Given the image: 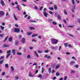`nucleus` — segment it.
<instances>
[{
    "label": "nucleus",
    "mask_w": 80,
    "mask_h": 80,
    "mask_svg": "<svg viewBox=\"0 0 80 80\" xmlns=\"http://www.w3.org/2000/svg\"><path fill=\"white\" fill-rule=\"evenodd\" d=\"M44 15L45 17H47V15H48V14L46 12H43Z\"/></svg>",
    "instance_id": "6"
},
{
    "label": "nucleus",
    "mask_w": 80,
    "mask_h": 80,
    "mask_svg": "<svg viewBox=\"0 0 80 80\" xmlns=\"http://www.w3.org/2000/svg\"><path fill=\"white\" fill-rule=\"evenodd\" d=\"M19 78L18 76H16L15 77V79L16 80H18Z\"/></svg>",
    "instance_id": "36"
},
{
    "label": "nucleus",
    "mask_w": 80,
    "mask_h": 80,
    "mask_svg": "<svg viewBox=\"0 0 80 80\" xmlns=\"http://www.w3.org/2000/svg\"><path fill=\"white\" fill-rule=\"evenodd\" d=\"M69 36H70V37H73V35L72 34H69Z\"/></svg>",
    "instance_id": "53"
},
{
    "label": "nucleus",
    "mask_w": 80,
    "mask_h": 80,
    "mask_svg": "<svg viewBox=\"0 0 80 80\" xmlns=\"http://www.w3.org/2000/svg\"><path fill=\"white\" fill-rule=\"evenodd\" d=\"M9 47H10V45H7L5 44H4L3 45V47H4V48Z\"/></svg>",
    "instance_id": "5"
},
{
    "label": "nucleus",
    "mask_w": 80,
    "mask_h": 80,
    "mask_svg": "<svg viewBox=\"0 0 80 80\" xmlns=\"http://www.w3.org/2000/svg\"><path fill=\"white\" fill-rule=\"evenodd\" d=\"M5 14V12L3 11H1L0 12V17L1 18L3 17L4 14Z\"/></svg>",
    "instance_id": "2"
},
{
    "label": "nucleus",
    "mask_w": 80,
    "mask_h": 80,
    "mask_svg": "<svg viewBox=\"0 0 80 80\" xmlns=\"http://www.w3.org/2000/svg\"><path fill=\"white\" fill-rule=\"evenodd\" d=\"M48 59H50L51 57L50 56H48V57L47 58Z\"/></svg>",
    "instance_id": "56"
},
{
    "label": "nucleus",
    "mask_w": 80,
    "mask_h": 80,
    "mask_svg": "<svg viewBox=\"0 0 80 80\" xmlns=\"http://www.w3.org/2000/svg\"><path fill=\"white\" fill-rule=\"evenodd\" d=\"M4 36V35L3 34H0V37H3Z\"/></svg>",
    "instance_id": "48"
},
{
    "label": "nucleus",
    "mask_w": 80,
    "mask_h": 80,
    "mask_svg": "<svg viewBox=\"0 0 80 80\" xmlns=\"http://www.w3.org/2000/svg\"><path fill=\"white\" fill-rule=\"evenodd\" d=\"M52 24H53V25H57V22H56L53 21L52 22Z\"/></svg>",
    "instance_id": "29"
},
{
    "label": "nucleus",
    "mask_w": 80,
    "mask_h": 80,
    "mask_svg": "<svg viewBox=\"0 0 80 80\" xmlns=\"http://www.w3.org/2000/svg\"><path fill=\"white\" fill-rule=\"evenodd\" d=\"M29 49H30V50H32V49H33V48L32 47H30Z\"/></svg>",
    "instance_id": "64"
},
{
    "label": "nucleus",
    "mask_w": 80,
    "mask_h": 80,
    "mask_svg": "<svg viewBox=\"0 0 80 80\" xmlns=\"http://www.w3.org/2000/svg\"><path fill=\"white\" fill-rule=\"evenodd\" d=\"M32 42H36V40H35L33 39L32 40Z\"/></svg>",
    "instance_id": "61"
},
{
    "label": "nucleus",
    "mask_w": 80,
    "mask_h": 80,
    "mask_svg": "<svg viewBox=\"0 0 80 80\" xmlns=\"http://www.w3.org/2000/svg\"><path fill=\"white\" fill-rule=\"evenodd\" d=\"M15 27H18V25L17 24H15L14 25Z\"/></svg>",
    "instance_id": "52"
},
{
    "label": "nucleus",
    "mask_w": 80,
    "mask_h": 80,
    "mask_svg": "<svg viewBox=\"0 0 80 80\" xmlns=\"http://www.w3.org/2000/svg\"><path fill=\"white\" fill-rule=\"evenodd\" d=\"M1 4L2 6H5V2L4 1L2 0H1L0 1Z\"/></svg>",
    "instance_id": "4"
},
{
    "label": "nucleus",
    "mask_w": 80,
    "mask_h": 80,
    "mask_svg": "<svg viewBox=\"0 0 80 80\" xmlns=\"http://www.w3.org/2000/svg\"><path fill=\"white\" fill-rule=\"evenodd\" d=\"M74 67H76V68H78L79 66H78V65H75Z\"/></svg>",
    "instance_id": "39"
},
{
    "label": "nucleus",
    "mask_w": 80,
    "mask_h": 80,
    "mask_svg": "<svg viewBox=\"0 0 80 80\" xmlns=\"http://www.w3.org/2000/svg\"><path fill=\"white\" fill-rule=\"evenodd\" d=\"M61 48H62V47L61 46H60L59 48V50L60 51L61 50Z\"/></svg>",
    "instance_id": "57"
},
{
    "label": "nucleus",
    "mask_w": 80,
    "mask_h": 80,
    "mask_svg": "<svg viewBox=\"0 0 80 80\" xmlns=\"http://www.w3.org/2000/svg\"><path fill=\"white\" fill-rule=\"evenodd\" d=\"M63 21L64 22V23H67V21H66V20H65L63 19Z\"/></svg>",
    "instance_id": "59"
},
{
    "label": "nucleus",
    "mask_w": 80,
    "mask_h": 80,
    "mask_svg": "<svg viewBox=\"0 0 80 80\" xmlns=\"http://www.w3.org/2000/svg\"><path fill=\"white\" fill-rule=\"evenodd\" d=\"M32 32H28L27 33V34L28 35H32Z\"/></svg>",
    "instance_id": "27"
},
{
    "label": "nucleus",
    "mask_w": 80,
    "mask_h": 80,
    "mask_svg": "<svg viewBox=\"0 0 80 80\" xmlns=\"http://www.w3.org/2000/svg\"><path fill=\"white\" fill-rule=\"evenodd\" d=\"M49 9L50 10H53V8H49Z\"/></svg>",
    "instance_id": "35"
},
{
    "label": "nucleus",
    "mask_w": 80,
    "mask_h": 80,
    "mask_svg": "<svg viewBox=\"0 0 80 80\" xmlns=\"http://www.w3.org/2000/svg\"><path fill=\"white\" fill-rule=\"evenodd\" d=\"M22 42L23 43H25V39H24V38H22Z\"/></svg>",
    "instance_id": "10"
},
{
    "label": "nucleus",
    "mask_w": 80,
    "mask_h": 80,
    "mask_svg": "<svg viewBox=\"0 0 80 80\" xmlns=\"http://www.w3.org/2000/svg\"><path fill=\"white\" fill-rule=\"evenodd\" d=\"M64 13L65 14H66V15H67V11L66 10V9H64Z\"/></svg>",
    "instance_id": "24"
},
{
    "label": "nucleus",
    "mask_w": 80,
    "mask_h": 80,
    "mask_svg": "<svg viewBox=\"0 0 80 80\" xmlns=\"http://www.w3.org/2000/svg\"><path fill=\"white\" fill-rule=\"evenodd\" d=\"M11 50H9L7 52V53H11Z\"/></svg>",
    "instance_id": "34"
},
{
    "label": "nucleus",
    "mask_w": 80,
    "mask_h": 80,
    "mask_svg": "<svg viewBox=\"0 0 80 80\" xmlns=\"http://www.w3.org/2000/svg\"><path fill=\"white\" fill-rule=\"evenodd\" d=\"M66 53L67 55H70L71 54L70 53H69L68 52H66Z\"/></svg>",
    "instance_id": "54"
},
{
    "label": "nucleus",
    "mask_w": 80,
    "mask_h": 80,
    "mask_svg": "<svg viewBox=\"0 0 80 80\" xmlns=\"http://www.w3.org/2000/svg\"><path fill=\"white\" fill-rule=\"evenodd\" d=\"M10 68L11 69V70H12V72H14V68H13V66H11Z\"/></svg>",
    "instance_id": "16"
},
{
    "label": "nucleus",
    "mask_w": 80,
    "mask_h": 80,
    "mask_svg": "<svg viewBox=\"0 0 80 80\" xmlns=\"http://www.w3.org/2000/svg\"><path fill=\"white\" fill-rule=\"evenodd\" d=\"M11 54H10V53L8 54L6 56V58H8V56H10Z\"/></svg>",
    "instance_id": "32"
},
{
    "label": "nucleus",
    "mask_w": 80,
    "mask_h": 80,
    "mask_svg": "<svg viewBox=\"0 0 80 80\" xmlns=\"http://www.w3.org/2000/svg\"><path fill=\"white\" fill-rule=\"evenodd\" d=\"M38 34H34L32 36V37H37Z\"/></svg>",
    "instance_id": "17"
},
{
    "label": "nucleus",
    "mask_w": 80,
    "mask_h": 80,
    "mask_svg": "<svg viewBox=\"0 0 80 80\" xmlns=\"http://www.w3.org/2000/svg\"><path fill=\"white\" fill-rule=\"evenodd\" d=\"M58 40L54 38H52L51 39V42L52 44L53 45L55 44H57V42H58Z\"/></svg>",
    "instance_id": "1"
},
{
    "label": "nucleus",
    "mask_w": 80,
    "mask_h": 80,
    "mask_svg": "<svg viewBox=\"0 0 80 80\" xmlns=\"http://www.w3.org/2000/svg\"><path fill=\"white\" fill-rule=\"evenodd\" d=\"M5 75V72H3L2 73V75L3 76V75Z\"/></svg>",
    "instance_id": "49"
},
{
    "label": "nucleus",
    "mask_w": 80,
    "mask_h": 80,
    "mask_svg": "<svg viewBox=\"0 0 80 80\" xmlns=\"http://www.w3.org/2000/svg\"><path fill=\"white\" fill-rule=\"evenodd\" d=\"M38 52L39 53H42V51L39 50L38 51Z\"/></svg>",
    "instance_id": "51"
},
{
    "label": "nucleus",
    "mask_w": 80,
    "mask_h": 80,
    "mask_svg": "<svg viewBox=\"0 0 80 80\" xmlns=\"http://www.w3.org/2000/svg\"><path fill=\"white\" fill-rule=\"evenodd\" d=\"M48 72L49 73H50L52 72V71H51V68H49L48 69Z\"/></svg>",
    "instance_id": "26"
},
{
    "label": "nucleus",
    "mask_w": 80,
    "mask_h": 80,
    "mask_svg": "<svg viewBox=\"0 0 80 80\" xmlns=\"http://www.w3.org/2000/svg\"><path fill=\"white\" fill-rule=\"evenodd\" d=\"M3 58H4V56H1V58H0V60H2V59H3Z\"/></svg>",
    "instance_id": "42"
},
{
    "label": "nucleus",
    "mask_w": 80,
    "mask_h": 80,
    "mask_svg": "<svg viewBox=\"0 0 80 80\" xmlns=\"http://www.w3.org/2000/svg\"><path fill=\"white\" fill-rule=\"evenodd\" d=\"M18 41H16L15 42L16 45H17L18 44Z\"/></svg>",
    "instance_id": "45"
},
{
    "label": "nucleus",
    "mask_w": 80,
    "mask_h": 80,
    "mask_svg": "<svg viewBox=\"0 0 80 80\" xmlns=\"http://www.w3.org/2000/svg\"><path fill=\"white\" fill-rule=\"evenodd\" d=\"M38 38H42V37H41V36H39L38 37Z\"/></svg>",
    "instance_id": "62"
},
{
    "label": "nucleus",
    "mask_w": 80,
    "mask_h": 80,
    "mask_svg": "<svg viewBox=\"0 0 80 80\" xmlns=\"http://www.w3.org/2000/svg\"><path fill=\"white\" fill-rule=\"evenodd\" d=\"M30 22H33L34 23H35L36 22V21H30Z\"/></svg>",
    "instance_id": "58"
},
{
    "label": "nucleus",
    "mask_w": 80,
    "mask_h": 80,
    "mask_svg": "<svg viewBox=\"0 0 80 80\" xmlns=\"http://www.w3.org/2000/svg\"><path fill=\"white\" fill-rule=\"evenodd\" d=\"M68 47H69V48H71V47H72V46H71V45H70V44H69L68 45Z\"/></svg>",
    "instance_id": "50"
},
{
    "label": "nucleus",
    "mask_w": 80,
    "mask_h": 80,
    "mask_svg": "<svg viewBox=\"0 0 80 80\" xmlns=\"http://www.w3.org/2000/svg\"><path fill=\"white\" fill-rule=\"evenodd\" d=\"M54 9L55 10H57V6L56 5H55L54 6Z\"/></svg>",
    "instance_id": "12"
},
{
    "label": "nucleus",
    "mask_w": 80,
    "mask_h": 80,
    "mask_svg": "<svg viewBox=\"0 0 80 80\" xmlns=\"http://www.w3.org/2000/svg\"><path fill=\"white\" fill-rule=\"evenodd\" d=\"M72 2L73 5H74V4H75V0H72Z\"/></svg>",
    "instance_id": "33"
},
{
    "label": "nucleus",
    "mask_w": 80,
    "mask_h": 80,
    "mask_svg": "<svg viewBox=\"0 0 80 80\" xmlns=\"http://www.w3.org/2000/svg\"><path fill=\"white\" fill-rule=\"evenodd\" d=\"M56 75L57 77H58V76H59V75H60V74H59V73L58 72L56 73Z\"/></svg>",
    "instance_id": "37"
},
{
    "label": "nucleus",
    "mask_w": 80,
    "mask_h": 80,
    "mask_svg": "<svg viewBox=\"0 0 80 80\" xmlns=\"http://www.w3.org/2000/svg\"><path fill=\"white\" fill-rule=\"evenodd\" d=\"M29 29H30V30H35V28H33V27H29Z\"/></svg>",
    "instance_id": "14"
},
{
    "label": "nucleus",
    "mask_w": 80,
    "mask_h": 80,
    "mask_svg": "<svg viewBox=\"0 0 80 80\" xmlns=\"http://www.w3.org/2000/svg\"><path fill=\"white\" fill-rule=\"evenodd\" d=\"M57 18L58 19H61V16L59 14H58L57 16Z\"/></svg>",
    "instance_id": "19"
},
{
    "label": "nucleus",
    "mask_w": 80,
    "mask_h": 80,
    "mask_svg": "<svg viewBox=\"0 0 80 80\" xmlns=\"http://www.w3.org/2000/svg\"><path fill=\"white\" fill-rule=\"evenodd\" d=\"M5 67H6V68H8V65L7 64H6L5 65Z\"/></svg>",
    "instance_id": "38"
},
{
    "label": "nucleus",
    "mask_w": 80,
    "mask_h": 80,
    "mask_svg": "<svg viewBox=\"0 0 80 80\" xmlns=\"http://www.w3.org/2000/svg\"><path fill=\"white\" fill-rule=\"evenodd\" d=\"M27 58H28V59H30L31 58V57H30V55H28L27 56Z\"/></svg>",
    "instance_id": "22"
},
{
    "label": "nucleus",
    "mask_w": 80,
    "mask_h": 80,
    "mask_svg": "<svg viewBox=\"0 0 80 80\" xmlns=\"http://www.w3.org/2000/svg\"><path fill=\"white\" fill-rule=\"evenodd\" d=\"M4 61V60H2L1 61H0V64L1 65L3 63V61Z\"/></svg>",
    "instance_id": "25"
},
{
    "label": "nucleus",
    "mask_w": 80,
    "mask_h": 80,
    "mask_svg": "<svg viewBox=\"0 0 80 80\" xmlns=\"http://www.w3.org/2000/svg\"><path fill=\"white\" fill-rule=\"evenodd\" d=\"M75 6L74 5L72 8V10H75Z\"/></svg>",
    "instance_id": "47"
},
{
    "label": "nucleus",
    "mask_w": 80,
    "mask_h": 80,
    "mask_svg": "<svg viewBox=\"0 0 80 80\" xmlns=\"http://www.w3.org/2000/svg\"><path fill=\"white\" fill-rule=\"evenodd\" d=\"M56 48L55 47H53L52 48V49H53V50H55V49H56Z\"/></svg>",
    "instance_id": "60"
},
{
    "label": "nucleus",
    "mask_w": 80,
    "mask_h": 80,
    "mask_svg": "<svg viewBox=\"0 0 80 80\" xmlns=\"http://www.w3.org/2000/svg\"><path fill=\"white\" fill-rule=\"evenodd\" d=\"M59 67H60V65H58L56 66L55 68L56 70H57V69H58V68H59Z\"/></svg>",
    "instance_id": "15"
},
{
    "label": "nucleus",
    "mask_w": 80,
    "mask_h": 80,
    "mask_svg": "<svg viewBox=\"0 0 80 80\" xmlns=\"http://www.w3.org/2000/svg\"><path fill=\"white\" fill-rule=\"evenodd\" d=\"M16 8H18V10H19V11H20V9L19 8V5H17V6L16 7Z\"/></svg>",
    "instance_id": "21"
},
{
    "label": "nucleus",
    "mask_w": 80,
    "mask_h": 80,
    "mask_svg": "<svg viewBox=\"0 0 80 80\" xmlns=\"http://www.w3.org/2000/svg\"><path fill=\"white\" fill-rule=\"evenodd\" d=\"M4 27L2 26H1V28L2 30H4Z\"/></svg>",
    "instance_id": "28"
},
{
    "label": "nucleus",
    "mask_w": 80,
    "mask_h": 80,
    "mask_svg": "<svg viewBox=\"0 0 80 80\" xmlns=\"http://www.w3.org/2000/svg\"><path fill=\"white\" fill-rule=\"evenodd\" d=\"M17 54L18 55H22V53L20 52H18L17 53Z\"/></svg>",
    "instance_id": "23"
},
{
    "label": "nucleus",
    "mask_w": 80,
    "mask_h": 80,
    "mask_svg": "<svg viewBox=\"0 0 80 80\" xmlns=\"http://www.w3.org/2000/svg\"><path fill=\"white\" fill-rule=\"evenodd\" d=\"M12 39H13V38L12 37H9V39H8L9 42H12Z\"/></svg>",
    "instance_id": "8"
},
{
    "label": "nucleus",
    "mask_w": 80,
    "mask_h": 80,
    "mask_svg": "<svg viewBox=\"0 0 80 80\" xmlns=\"http://www.w3.org/2000/svg\"><path fill=\"white\" fill-rule=\"evenodd\" d=\"M68 27L69 28L71 27V28H72V27H73V26H68Z\"/></svg>",
    "instance_id": "63"
},
{
    "label": "nucleus",
    "mask_w": 80,
    "mask_h": 80,
    "mask_svg": "<svg viewBox=\"0 0 80 80\" xmlns=\"http://www.w3.org/2000/svg\"><path fill=\"white\" fill-rule=\"evenodd\" d=\"M34 53H35L36 57H37L38 58L39 57V55H38V53H37V52L36 51H34Z\"/></svg>",
    "instance_id": "7"
},
{
    "label": "nucleus",
    "mask_w": 80,
    "mask_h": 80,
    "mask_svg": "<svg viewBox=\"0 0 80 80\" xmlns=\"http://www.w3.org/2000/svg\"><path fill=\"white\" fill-rule=\"evenodd\" d=\"M22 36L20 34H19V35H18V38H22Z\"/></svg>",
    "instance_id": "40"
},
{
    "label": "nucleus",
    "mask_w": 80,
    "mask_h": 80,
    "mask_svg": "<svg viewBox=\"0 0 80 80\" xmlns=\"http://www.w3.org/2000/svg\"><path fill=\"white\" fill-rule=\"evenodd\" d=\"M38 77L39 78H42V74H39L38 76Z\"/></svg>",
    "instance_id": "31"
},
{
    "label": "nucleus",
    "mask_w": 80,
    "mask_h": 80,
    "mask_svg": "<svg viewBox=\"0 0 80 80\" xmlns=\"http://www.w3.org/2000/svg\"><path fill=\"white\" fill-rule=\"evenodd\" d=\"M72 59H74V60H77V59L75 58V57H72Z\"/></svg>",
    "instance_id": "43"
},
{
    "label": "nucleus",
    "mask_w": 80,
    "mask_h": 80,
    "mask_svg": "<svg viewBox=\"0 0 80 80\" xmlns=\"http://www.w3.org/2000/svg\"><path fill=\"white\" fill-rule=\"evenodd\" d=\"M29 76L30 77H33V75L32 74H31V73H30L29 74Z\"/></svg>",
    "instance_id": "20"
},
{
    "label": "nucleus",
    "mask_w": 80,
    "mask_h": 80,
    "mask_svg": "<svg viewBox=\"0 0 80 80\" xmlns=\"http://www.w3.org/2000/svg\"><path fill=\"white\" fill-rule=\"evenodd\" d=\"M49 13H50V14H51V15H52V13H53V12H52L49 11Z\"/></svg>",
    "instance_id": "44"
},
{
    "label": "nucleus",
    "mask_w": 80,
    "mask_h": 80,
    "mask_svg": "<svg viewBox=\"0 0 80 80\" xmlns=\"http://www.w3.org/2000/svg\"><path fill=\"white\" fill-rule=\"evenodd\" d=\"M67 78H68V77L67 76H65L64 77V80H67Z\"/></svg>",
    "instance_id": "30"
},
{
    "label": "nucleus",
    "mask_w": 80,
    "mask_h": 80,
    "mask_svg": "<svg viewBox=\"0 0 80 80\" xmlns=\"http://www.w3.org/2000/svg\"><path fill=\"white\" fill-rule=\"evenodd\" d=\"M43 7H41L40 8V10H42L43 9Z\"/></svg>",
    "instance_id": "55"
},
{
    "label": "nucleus",
    "mask_w": 80,
    "mask_h": 80,
    "mask_svg": "<svg viewBox=\"0 0 80 80\" xmlns=\"http://www.w3.org/2000/svg\"><path fill=\"white\" fill-rule=\"evenodd\" d=\"M16 52V50L15 49H13L12 50V52L13 53V55H15L16 53L15 52Z\"/></svg>",
    "instance_id": "13"
},
{
    "label": "nucleus",
    "mask_w": 80,
    "mask_h": 80,
    "mask_svg": "<svg viewBox=\"0 0 80 80\" xmlns=\"http://www.w3.org/2000/svg\"><path fill=\"white\" fill-rule=\"evenodd\" d=\"M13 17L15 20H18V18H17V16H16L15 15V14H14Z\"/></svg>",
    "instance_id": "9"
},
{
    "label": "nucleus",
    "mask_w": 80,
    "mask_h": 80,
    "mask_svg": "<svg viewBox=\"0 0 80 80\" xmlns=\"http://www.w3.org/2000/svg\"><path fill=\"white\" fill-rule=\"evenodd\" d=\"M45 53H48L49 52V51L47 50H45L44 51Z\"/></svg>",
    "instance_id": "46"
},
{
    "label": "nucleus",
    "mask_w": 80,
    "mask_h": 80,
    "mask_svg": "<svg viewBox=\"0 0 80 80\" xmlns=\"http://www.w3.org/2000/svg\"><path fill=\"white\" fill-rule=\"evenodd\" d=\"M42 73H43V72H44V69H43V67H42Z\"/></svg>",
    "instance_id": "41"
},
{
    "label": "nucleus",
    "mask_w": 80,
    "mask_h": 80,
    "mask_svg": "<svg viewBox=\"0 0 80 80\" xmlns=\"http://www.w3.org/2000/svg\"><path fill=\"white\" fill-rule=\"evenodd\" d=\"M20 29H18V28H15L14 29V32H17V33H18L20 32Z\"/></svg>",
    "instance_id": "3"
},
{
    "label": "nucleus",
    "mask_w": 80,
    "mask_h": 80,
    "mask_svg": "<svg viewBox=\"0 0 80 80\" xmlns=\"http://www.w3.org/2000/svg\"><path fill=\"white\" fill-rule=\"evenodd\" d=\"M64 45L65 46V47L66 48L68 47V43H64Z\"/></svg>",
    "instance_id": "18"
},
{
    "label": "nucleus",
    "mask_w": 80,
    "mask_h": 80,
    "mask_svg": "<svg viewBox=\"0 0 80 80\" xmlns=\"http://www.w3.org/2000/svg\"><path fill=\"white\" fill-rule=\"evenodd\" d=\"M75 62L74 61H72L70 62V65L71 66H72L73 65V64H75Z\"/></svg>",
    "instance_id": "11"
}]
</instances>
